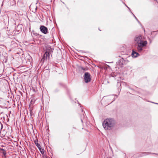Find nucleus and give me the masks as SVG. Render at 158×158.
<instances>
[{"label": "nucleus", "mask_w": 158, "mask_h": 158, "mask_svg": "<svg viewBox=\"0 0 158 158\" xmlns=\"http://www.w3.org/2000/svg\"><path fill=\"white\" fill-rule=\"evenodd\" d=\"M144 38L143 36L139 35L136 37L135 41L138 44L137 49L139 52H141L143 50V47L145 46L147 44L146 40H144Z\"/></svg>", "instance_id": "1"}, {"label": "nucleus", "mask_w": 158, "mask_h": 158, "mask_svg": "<svg viewBox=\"0 0 158 158\" xmlns=\"http://www.w3.org/2000/svg\"><path fill=\"white\" fill-rule=\"evenodd\" d=\"M115 124L114 119L108 118L105 119L102 123V125L105 130H110L112 129Z\"/></svg>", "instance_id": "2"}, {"label": "nucleus", "mask_w": 158, "mask_h": 158, "mask_svg": "<svg viewBox=\"0 0 158 158\" xmlns=\"http://www.w3.org/2000/svg\"><path fill=\"white\" fill-rule=\"evenodd\" d=\"M84 79L86 83L90 81L91 78L90 77V75L89 73L87 72L85 73Z\"/></svg>", "instance_id": "3"}, {"label": "nucleus", "mask_w": 158, "mask_h": 158, "mask_svg": "<svg viewBox=\"0 0 158 158\" xmlns=\"http://www.w3.org/2000/svg\"><path fill=\"white\" fill-rule=\"evenodd\" d=\"M40 29L41 32L44 34H46L48 33V28L44 26H41Z\"/></svg>", "instance_id": "4"}, {"label": "nucleus", "mask_w": 158, "mask_h": 158, "mask_svg": "<svg viewBox=\"0 0 158 158\" xmlns=\"http://www.w3.org/2000/svg\"><path fill=\"white\" fill-rule=\"evenodd\" d=\"M49 53L48 52H46L44 54L41 60V61L43 62L47 60V57H49Z\"/></svg>", "instance_id": "5"}, {"label": "nucleus", "mask_w": 158, "mask_h": 158, "mask_svg": "<svg viewBox=\"0 0 158 158\" xmlns=\"http://www.w3.org/2000/svg\"><path fill=\"white\" fill-rule=\"evenodd\" d=\"M132 56L133 57H136L139 56V54L137 52L133 51L132 52L131 54Z\"/></svg>", "instance_id": "6"}, {"label": "nucleus", "mask_w": 158, "mask_h": 158, "mask_svg": "<svg viewBox=\"0 0 158 158\" xmlns=\"http://www.w3.org/2000/svg\"><path fill=\"white\" fill-rule=\"evenodd\" d=\"M34 143H35L36 145L37 146L38 148H40L41 147L40 145L38 143V141L37 140H35L34 141Z\"/></svg>", "instance_id": "7"}, {"label": "nucleus", "mask_w": 158, "mask_h": 158, "mask_svg": "<svg viewBox=\"0 0 158 158\" xmlns=\"http://www.w3.org/2000/svg\"><path fill=\"white\" fill-rule=\"evenodd\" d=\"M38 149H39L40 152L42 154H44V149H42L41 148V147H40V148H38Z\"/></svg>", "instance_id": "8"}, {"label": "nucleus", "mask_w": 158, "mask_h": 158, "mask_svg": "<svg viewBox=\"0 0 158 158\" xmlns=\"http://www.w3.org/2000/svg\"><path fill=\"white\" fill-rule=\"evenodd\" d=\"M152 153L150 152H143L141 154H142V156H144L145 155H147L150 154ZM153 154H154V153H152Z\"/></svg>", "instance_id": "9"}, {"label": "nucleus", "mask_w": 158, "mask_h": 158, "mask_svg": "<svg viewBox=\"0 0 158 158\" xmlns=\"http://www.w3.org/2000/svg\"><path fill=\"white\" fill-rule=\"evenodd\" d=\"M2 153L4 155V156H5L6 154V151L3 149H2Z\"/></svg>", "instance_id": "10"}, {"label": "nucleus", "mask_w": 158, "mask_h": 158, "mask_svg": "<svg viewBox=\"0 0 158 158\" xmlns=\"http://www.w3.org/2000/svg\"><path fill=\"white\" fill-rule=\"evenodd\" d=\"M134 16H135V18L136 19V17L135 16V15H134Z\"/></svg>", "instance_id": "11"}]
</instances>
